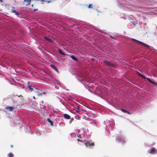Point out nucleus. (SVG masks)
I'll return each mask as SVG.
<instances>
[{"label":"nucleus","mask_w":157,"mask_h":157,"mask_svg":"<svg viewBox=\"0 0 157 157\" xmlns=\"http://www.w3.org/2000/svg\"><path fill=\"white\" fill-rule=\"evenodd\" d=\"M137 74L138 75H139L142 78H143L144 79H146V78L145 76H144V75H142L140 73L138 72H137Z\"/></svg>","instance_id":"1a4fd4ad"},{"label":"nucleus","mask_w":157,"mask_h":157,"mask_svg":"<svg viewBox=\"0 0 157 157\" xmlns=\"http://www.w3.org/2000/svg\"><path fill=\"white\" fill-rule=\"evenodd\" d=\"M121 110L124 113H127L128 114H131L128 111H127L124 109H121Z\"/></svg>","instance_id":"f8f14e48"},{"label":"nucleus","mask_w":157,"mask_h":157,"mask_svg":"<svg viewBox=\"0 0 157 157\" xmlns=\"http://www.w3.org/2000/svg\"><path fill=\"white\" fill-rule=\"evenodd\" d=\"M12 8H13V9H14V8H15V7H12Z\"/></svg>","instance_id":"c85d7f7f"},{"label":"nucleus","mask_w":157,"mask_h":157,"mask_svg":"<svg viewBox=\"0 0 157 157\" xmlns=\"http://www.w3.org/2000/svg\"><path fill=\"white\" fill-rule=\"evenodd\" d=\"M33 98L34 99H36V98H35V96H33Z\"/></svg>","instance_id":"b1692460"},{"label":"nucleus","mask_w":157,"mask_h":157,"mask_svg":"<svg viewBox=\"0 0 157 157\" xmlns=\"http://www.w3.org/2000/svg\"><path fill=\"white\" fill-rule=\"evenodd\" d=\"M34 92H35V93L37 94V95L38 96H40L42 95V94L41 93H40V92L38 91H36L35 90H34Z\"/></svg>","instance_id":"4468645a"},{"label":"nucleus","mask_w":157,"mask_h":157,"mask_svg":"<svg viewBox=\"0 0 157 157\" xmlns=\"http://www.w3.org/2000/svg\"><path fill=\"white\" fill-rule=\"evenodd\" d=\"M58 51L62 55H63L64 56L67 55V54H66L64 53L63 52V51L62 50H61V49H60V48L58 49Z\"/></svg>","instance_id":"9d476101"},{"label":"nucleus","mask_w":157,"mask_h":157,"mask_svg":"<svg viewBox=\"0 0 157 157\" xmlns=\"http://www.w3.org/2000/svg\"><path fill=\"white\" fill-rule=\"evenodd\" d=\"M147 80L151 83H152L153 84H154V82L151 81V80L150 78H147Z\"/></svg>","instance_id":"a211bd4d"},{"label":"nucleus","mask_w":157,"mask_h":157,"mask_svg":"<svg viewBox=\"0 0 157 157\" xmlns=\"http://www.w3.org/2000/svg\"><path fill=\"white\" fill-rule=\"evenodd\" d=\"M26 2L27 4L26 5H30L31 2V0H24V2Z\"/></svg>","instance_id":"dca6fc26"},{"label":"nucleus","mask_w":157,"mask_h":157,"mask_svg":"<svg viewBox=\"0 0 157 157\" xmlns=\"http://www.w3.org/2000/svg\"><path fill=\"white\" fill-rule=\"evenodd\" d=\"M110 37H111V38L113 39H114V40H116V38L115 37H114L113 36H110Z\"/></svg>","instance_id":"4be33fe9"},{"label":"nucleus","mask_w":157,"mask_h":157,"mask_svg":"<svg viewBox=\"0 0 157 157\" xmlns=\"http://www.w3.org/2000/svg\"><path fill=\"white\" fill-rule=\"evenodd\" d=\"M88 8H93L92 5L91 4H89L88 6Z\"/></svg>","instance_id":"412c9836"},{"label":"nucleus","mask_w":157,"mask_h":157,"mask_svg":"<svg viewBox=\"0 0 157 157\" xmlns=\"http://www.w3.org/2000/svg\"><path fill=\"white\" fill-rule=\"evenodd\" d=\"M47 121L48 122V123L50 124L51 125H53V123L52 121L51 120H50V119L49 118H48L47 119Z\"/></svg>","instance_id":"2eb2a0df"},{"label":"nucleus","mask_w":157,"mask_h":157,"mask_svg":"<svg viewBox=\"0 0 157 157\" xmlns=\"http://www.w3.org/2000/svg\"><path fill=\"white\" fill-rule=\"evenodd\" d=\"M35 90H38V89H37L36 88H35Z\"/></svg>","instance_id":"cd10ccee"},{"label":"nucleus","mask_w":157,"mask_h":157,"mask_svg":"<svg viewBox=\"0 0 157 157\" xmlns=\"http://www.w3.org/2000/svg\"><path fill=\"white\" fill-rule=\"evenodd\" d=\"M105 65L107 66L108 67H114V64L110 61L107 60H105L103 62Z\"/></svg>","instance_id":"f257e3e1"},{"label":"nucleus","mask_w":157,"mask_h":157,"mask_svg":"<svg viewBox=\"0 0 157 157\" xmlns=\"http://www.w3.org/2000/svg\"><path fill=\"white\" fill-rule=\"evenodd\" d=\"M41 0H37V1H40Z\"/></svg>","instance_id":"2f4dec72"},{"label":"nucleus","mask_w":157,"mask_h":157,"mask_svg":"<svg viewBox=\"0 0 157 157\" xmlns=\"http://www.w3.org/2000/svg\"><path fill=\"white\" fill-rule=\"evenodd\" d=\"M157 153V151H156L155 148L153 147L151 148V150L149 152V153L151 154H154Z\"/></svg>","instance_id":"7ed1b4c3"},{"label":"nucleus","mask_w":157,"mask_h":157,"mask_svg":"<svg viewBox=\"0 0 157 157\" xmlns=\"http://www.w3.org/2000/svg\"><path fill=\"white\" fill-rule=\"evenodd\" d=\"M78 109H79V106H77Z\"/></svg>","instance_id":"c756f323"},{"label":"nucleus","mask_w":157,"mask_h":157,"mask_svg":"<svg viewBox=\"0 0 157 157\" xmlns=\"http://www.w3.org/2000/svg\"><path fill=\"white\" fill-rule=\"evenodd\" d=\"M28 87L29 89V90H31V91L33 90V89L32 87V86H31L28 85Z\"/></svg>","instance_id":"6ab92c4d"},{"label":"nucleus","mask_w":157,"mask_h":157,"mask_svg":"<svg viewBox=\"0 0 157 157\" xmlns=\"http://www.w3.org/2000/svg\"><path fill=\"white\" fill-rule=\"evenodd\" d=\"M50 66L51 67L53 68L55 71L57 72H58V70L57 67L54 64H51L50 65Z\"/></svg>","instance_id":"423d86ee"},{"label":"nucleus","mask_w":157,"mask_h":157,"mask_svg":"<svg viewBox=\"0 0 157 157\" xmlns=\"http://www.w3.org/2000/svg\"><path fill=\"white\" fill-rule=\"evenodd\" d=\"M63 116L66 119H69L71 118L70 116L67 114H64Z\"/></svg>","instance_id":"0eeeda50"},{"label":"nucleus","mask_w":157,"mask_h":157,"mask_svg":"<svg viewBox=\"0 0 157 157\" xmlns=\"http://www.w3.org/2000/svg\"><path fill=\"white\" fill-rule=\"evenodd\" d=\"M33 5H32V7H33Z\"/></svg>","instance_id":"7c9ffc66"},{"label":"nucleus","mask_w":157,"mask_h":157,"mask_svg":"<svg viewBox=\"0 0 157 157\" xmlns=\"http://www.w3.org/2000/svg\"><path fill=\"white\" fill-rule=\"evenodd\" d=\"M86 146V147H88L89 146H94V143H90V142H87L85 143Z\"/></svg>","instance_id":"20e7f679"},{"label":"nucleus","mask_w":157,"mask_h":157,"mask_svg":"<svg viewBox=\"0 0 157 157\" xmlns=\"http://www.w3.org/2000/svg\"><path fill=\"white\" fill-rule=\"evenodd\" d=\"M77 140L78 141H80V142H82V141L81 140H80L79 139H77Z\"/></svg>","instance_id":"5701e85b"},{"label":"nucleus","mask_w":157,"mask_h":157,"mask_svg":"<svg viewBox=\"0 0 157 157\" xmlns=\"http://www.w3.org/2000/svg\"><path fill=\"white\" fill-rule=\"evenodd\" d=\"M14 107H12L10 106H7L6 107V109L10 111H13V110L15 109Z\"/></svg>","instance_id":"39448f33"},{"label":"nucleus","mask_w":157,"mask_h":157,"mask_svg":"<svg viewBox=\"0 0 157 157\" xmlns=\"http://www.w3.org/2000/svg\"><path fill=\"white\" fill-rule=\"evenodd\" d=\"M7 155L9 157H14V155L13 154L11 153H9Z\"/></svg>","instance_id":"f3484780"},{"label":"nucleus","mask_w":157,"mask_h":157,"mask_svg":"<svg viewBox=\"0 0 157 157\" xmlns=\"http://www.w3.org/2000/svg\"><path fill=\"white\" fill-rule=\"evenodd\" d=\"M41 1L44 2H47L48 3H49L51 2V0H41Z\"/></svg>","instance_id":"aec40b11"},{"label":"nucleus","mask_w":157,"mask_h":157,"mask_svg":"<svg viewBox=\"0 0 157 157\" xmlns=\"http://www.w3.org/2000/svg\"><path fill=\"white\" fill-rule=\"evenodd\" d=\"M44 94H45V92H44Z\"/></svg>","instance_id":"473e14b6"},{"label":"nucleus","mask_w":157,"mask_h":157,"mask_svg":"<svg viewBox=\"0 0 157 157\" xmlns=\"http://www.w3.org/2000/svg\"><path fill=\"white\" fill-rule=\"evenodd\" d=\"M3 2V0H0V2Z\"/></svg>","instance_id":"bb28decb"},{"label":"nucleus","mask_w":157,"mask_h":157,"mask_svg":"<svg viewBox=\"0 0 157 157\" xmlns=\"http://www.w3.org/2000/svg\"><path fill=\"white\" fill-rule=\"evenodd\" d=\"M11 12L13 13H15V14L16 15L18 16L19 15V13L17 12L15 10L13 9L11 10Z\"/></svg>","instance_id":"9b49d317"},{"label":"nucleus","mask_w":157,"mask_h":157,"mask_svg":"<svg viewBox=\"0 0 157 157\" xmlns=\"http://www.w3.org/2000/svg\"><path fill=\"white\" fill-rule=\"evenodd\" d=\"M37 10H38L37 9H34V11H36Z\"/></svg>","instance_id":"393cba45"},{"label":"nucleus","mask_w":157,"mask_h":157,"mask_svg":"<svg viewBox=\"0 0 157 157\" xmlns=\"http://www.w3.org/2000/svg\"><path fill=\"white\" fill-rule=\"evenodd\" d=\"M44 39H45L46 40L48 41V42H50V43H52L53 41L51 39H50L48 38L47 37H44Z\"/></svg>","instance_id":"6e6552de"},{"label":"nucleus","mask_w":157,"mask_h":157,"mask_svg":"<svg viewBox=\"0 0 157 157\" xmlns=\"http://www.w3.org/2000/svg\"><path fill=\"white\" fill-rule=\"evenodd\" d=\"M132 40H133V41H135V42H136L139 44H140L144 46H145L146 47H147V48H149L150 47V46L145 43H144L143 42H142L140 41H139L138 40H136L135 39H132Z\"/></svg>","instance_id":"f03ea898"},{"label":"nucleus","mask_w":157,"mask_h":157,"mask_svg":"<svg viewBox=\"0 0 157 157\" xmlns=\"http://www.w3.org/2000/svg\"><path fill=\"white\" fill-rule=\"evenodd\" d=\"M10 146L11 147H13V146L12 145H10Z\"/></svg>","instance_id":"a878e982"},{"label":"nucleus","mask_w":157,"mask_h":157,"mask_svg":"<svg viewBox=\"0 0 157 157\" xmlns=\"http://www.w3.org/2000/svg\"><path fill=\"white\" fill-rule=\"evenodd\" d=\"M70 57L74 60L75 61H77L78 60V59L74 56H70Z\"/></svg>","instance_id":"ddd939ff"}]
</instances>
